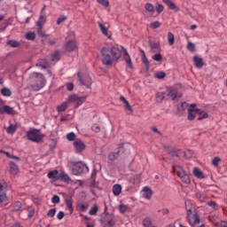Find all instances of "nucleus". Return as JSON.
<instances>
[{"instance_id": "nucleus-1", "label": "nucleus", "mask_w": 227, "mask_h": 227, "mask_svg": "<svg viewBox=\"0 0 227 227\" xmlns=\"http://www.w3.org/2000/svg\"><path fill=\"white\" fill-rule=\"evenodd\" d=\"M121 58V51L118 47L105 46L101 49V61L106 67H111L113 61H118Z\"/></svg>"}, {"instance_id": "nucleus-2", "label": "nucleus", "mask_w": 227, "mask_h": 227, "mask_svg": "<svg viewBox=\"0 0 227 227\" xmlns=\"http://www.w3.org/2000/svg\"><path fill=\"white\" fill-rule=\"evenodd\" d=\"M28 88L34 90V91H40L45 87V78L41 73H32L27 80Z\"/></svg>"}, {"instance_id": "nucleus-3", "label": "nucleus", "mask_w": 227, "mask_h": 227, "mask_svg": "<svg viewBox=\"0 0 227 227\" xmlns=\"http://www.w3.org/2000/svg\"><path fill=\"white\" fill-rule=\"evenodd\" d=\"M27 139L32 143H43V135L36 129H30L27 131Z\"/></svg>"}, {"instance_id": "nucleus-4", "label": "nucleus", "mask_w": 227, "mask_h": 227, "mask_svg": "<svg viewBox=\"0 0 227 227\" xmlns=\"http://www.w3.org/2000/svg\"><path fill=\"white\" fill-rule=\"evenodd\" d=\"M173 173H176L177 176L180 178L184 184H191V177L187 173H185V170L182 168V166L178 165H173L172 166Z\"/></svg>"}, {"instance_id": "nucleus-5", "label": "nucleus", "mask_w": 227, "mask_h": 227, "mask_svg": "<svg viewBox=\"0 0 227 227\" xmlns=\"http://www.w3.org/2000/svg\"><path fill=\"white\" fill-rule=\"evenodd\" d=\"M84 171L90 173V168L82 161H79L73 166V175L79 176L82 175V173H84Z\"/></svg>"}, {"instance_id": "nucleus-6", "label": "nucleus", "mask_w": 227, "mask_h": 227, "mask_svg": "<svg viewBox=\"0 0 227 227\" xmlns=\"http://www.w3.org/2000/svg\"><path fill=\"white\" fill-rule=\"evenodd\" d=\"M186 217L189 224L192 227L196 226V224H200V221H201L197 211H192V213L188 214Z\"/></svg>"}, {"instance_id": "nucleus-7", "label": "nucleus", "mask_w": 227, "mask_h": 227, "mask_svg": "<svg viewBox=\"0 0 227 227\" xmlns=\"http://www.w3.org/2000/svg\"><path fill=\"white\" fill-rule=\"evenodd\" d=\"M186 217L189 224L192 227L196 226V224H200V221H201L197 211H192V213L188 214Z\"/></svg>"}, {"instance_id": "nucleus-8", "label": "nucleus", "mask_w": 227, "mask_h": 227, "mask_svg": "<svg viewBox=\"0 0 227 227\" xmlns=\"http://www.w3.org/2000/svg\"><path fill=\"white\" fill-rule=\"evenodd\" d=\"M73 146L74 148L75 153H82L84 150L86 149V144H84L83 141H82L80 138H76L73 142Z\"/></svg>"}, {"instance_id": "nucleus-9", "label": "nucleus", "mask_w": 227, "mask_h": 227, "mask_svg": "<svg viewBox=\"0 0 227 227\" xmlns=\"http://www.w3.org/2000/svg\"><path fill=\"white\" fill-rule=\"evenodd\" d=\"M11 114L12 116H14L15 110L13 107H11L10 106H4V102L0 99V114Z\"/></svg>"}, {"instance_id": "nucleus-10", "label": "nucleus", "mask_w": 227, "mask_h": 227, "mask_svg": "<svg viewBox=\"0 0 227 227\" xmlns=\"http://www.w3.org/2000/svg\"><path fill=\"white\" fill-rule=\"evenodd\" d=\"M199 109L196 108V104L190 105V107L188 108V120L190 121H192L194 118H196V114H198Z\"/></svg>"}, {"instance_id": "nucleus-11", "label": "nucleus", "mask_w": 227, "mask_h": 227, "mask_svg": "<svg viewBox=\"0 0 227 227\" xmlns=\"http://www.w3.org/2000/svg\"><path fill=\"white\" fill-rule=\"evenodd\" d=\"M168 96L171 98L172 100H176V98H180L182 97L181 94H178V90L176 87H172L168 90Z\"/></svg>"}, {"instance_id": "nucleus-12", "label": "nucleus", "mask_w": 227, "mask_h": 227, "mask_svg": "<svg viewBox=\"0 0 227 227\" xmlns=\"http://www.w3.org/2000/svg\"><path fill=\"white\" fill-rule=\"evenodd\" d=\"M80 84L86 86V88H91V77L85 75L82 78H79Z\"/></svg>"}, {"instance_id": "nucleus-13", "label": "nucleus", "mask_w": 227, "mask_h": 227, "mask_svg": "<svg viewBox=\"0 0 227 227\" xmlns=\"http://www.w3.org/2000/svg\"><path fill=\"white\" fill-rule=\"evenodd\" d=\"M142 192H143V197L145 199V200H152V196L153 194V192H152V189H150L149 187L147 186H145L143 189H142Z\"/></svg>"}, {"instance_id": "nucleus-14", "label": "nucleus", "mask_w": 227, "mask_h": 227, "mask_svg": "<svg viewBox=\"0 0 227 227\" xmlns=\"http://www.w3.org/2000/svg\"><path fill=\"white\" fill-rule=\"evenodd\" d=\"M9 169H10L11 175H13L14 176L15 175H19V166H17L15 162L13 161L9 162Z\"/></svg>"}, {"instance_id": "nucleus-15", "label": "nucleus", "mask_w": 227, "mask_h": 227, "mask_svg": "<svg viewBox=\"0 0 227 227\" xmlns=\"http://www.w3.org/2000/svg\"><path fill=\"white\" fill-rule=\"evenodd\" d=\"M123 59L127 63V66L129 68H134V65L132 64V59H130V55H129V51L127 50H124V55H123Z\"/></svg>"}, {"instance_id": "nucleus-16", "label": "nucleus", "mask_w": 227, "mask_h": 227, "mask_svg": "<svg viewBox=\"0 0 227 227\" xmlns=\"http://www.w3.org/2000/svg\"><path fill=\"white\" fill-rule=\"evenodd\" d=\"M7 134H15L17 132V123L9 121V126L5 128Z\"/></svg>"}, {"instance_id": "nucleus-17", "label": "nucleus", "mask_w": 227, "mask_h": 227, "mask_svg": "<svg viewBox=\"0 0 227 227\" xmlns=\"http://www.w3.org/2000/svg\"><path fill=\"white\" fill-rule=\"evenodd\" d=\"M192 174L195 178H199V180H203V178H205V175L198 167L193 168Z\"/></svg>"}, {"instance_id": "nucleus-18", "label": "nucleus", "mask_w": 227, "mask_h": 227, "mask_svg": "<svg viewBox=\"0 0 227 227\" xmlns=\"http://www.w3.org/2000/svg\"><path fill=\"white\" fill-rule=\"evenodd\" d=\"M77 49V43L75 41H69L66 44V51L68 52H72V51H75Z\"/></svg>"}, {"instance_id": "nucleus-19", "label": "nucleus", "mask_w": 227, "mask_h": 227, "mask_svg": "<svg viewBox=\"0 0 227 227\" xmlns=\"http://www.w3.org/2000/svg\"><path fill=\"white\" fill-rule=\"evenodd\" d=\"M184 205L187 215L196 212V209L194 208V206H192V202L191 200H185Z\"/></svg>"}, {"instance_id": "nucleus-20", "label": "nucleus", "mask_w": 227, "mask_h": 227, "mask_svg": "<svg viewBox=\"0 0 227 227\" xmlns=\"http://www.w3.org/2000/svg\"><path fill=\"white\" fill-rule=\"evenodd\" d=\"M47 176H48V178L57 182V180H59V172L58 170L50 171L47 174Z\"/></svg>"}, {"instance_id": "nucleus-21", "label": "nucleus", "mask_w": 227, "mask_h": 227, "mask_svg": "<svg viewBox=\"0 0 227 227\" xmlns=\"http://www.w3.org/2000/svg\"><path fill=\"white\" fill-rule=\"evenodd\" d=\"M195 198L200 201V203H203L205 201H207V194L203 192H197L195 193Z\"/></svg>"}, {"instance_id": "nucleus-22", "label": "nucleus", "mask_w": 227, "mask_h": 227, "mask_svg": "<svg viewBox=\"0 0 227 227\" xmlns=\"http://www.w3.org/2000/svg\"><path fill=\"white\" fill-rule=\"evenodd\" d=\"M120 101L123 102L124 104V108L126 109V111H129V113H132V106H130V103H129V101L125 98V97L121 96L120 97Z\"/></svg>"}, {"instance_id": "nucleus-23", "label": "nucleus", "mask_w": 227, "mask_h": 227, "mask_svg": "<svg viewBox=\"0 0 227 227\" xmlns=\"http://www.w3.org/2000/svg\"><path fill=\"white\" fill-rule=\"evenodd\" d=\"M197 114H198V121H201V120H205L208 118V113L205 112L204 110L199 109L197 110Z\"/></svg>"}, {"instance_id": "nucleus-24", "label": "nucleus", "mask_w": 227, "mask_h": 227, "mask_svg": "<svg viewBox=\"0 0 227 227\" xmlns=\"http://www.w3.org/2000/svg\"><path fill=\"white\" fill-rule=\"evenodd\" d=\"M162 1L165 4H167V6H168L170 10H174V12H178V7L171 0H162Z\"/></svg>"}, {"instance_id": "nucleus-25", "label": "nucleus", "mask_w": 227, "mask_h": 227, "mask_svg": "<svg viewBox=\"0 0 227 227\" xmlns=\"http://www.w3.org/2000/svg\"><path fill=\"white\" fill-rule=\"evenodd\" d=\"M194 65L197 68H201L203 67V59L194 56L193 57Z\"/></svg>"}, {"instance_id": "nucleus-26", "label": "nucleus", "mask_w": 227, "mask_h": 227, "mask_svg": "<svg viewBox=\"0 0 227 227\" xmlns=\"http://www.w3.org/2000/svg\"><path fill=\"white\" fill-rule=\"evenodd\" d=\"M59 180H61L62 182H65L66 184H69L71 179L70 176H68L67 174L65 172H61L59 176Z\"/></svg>"}, {"instance_id": "nucleus-27", "label": "nucleus", "mask_w": 227, "mask_h": 227, "mask_svg": "<svg viewBox=\"0 0 227 227\" xmlns=\"http://www.w3.org/2000/svg\"><path fill=\"white\" fill-rule=\"evenodd\" d=\"M68 106H70V104L68 103V101L60 104V105L57 107L58 113H63V112L67 111V109H68Z\"/></svg>"}, {"instance_id": "nucleus-28", "label": "nucleus", "mask_w": 227, "mask_h": 227, "mask_svg": "<svg viewBox=\"0 0 227 227\" xmlns=\"http://www.w3.org/2000/svg\"><path fill=\"white\" fill-rule=\"evenodd\" d=\"M113 193L114 196H120L121 194V186L120 184H114L113 186Z\"/></svg>"}, {"instance_id": "nucleus-29", "label": "nucleus", "mask_w": 227, "mask_h": 227, "mask_svg": "<svg viewBox=\"0 0 227 227\" xmlns=\"http://www.w3.org/2000/svg\"><path fill=\"white\" fill-rule=\"evenodd\" d=\"M0 203H4V205L8 204V197L6 196V192H0Z\"/></svg>"}, {"instance_id": "nucleus-30", "label": "nucleus", "mask_w": 227, "mask_h": 227, "mask_svg": "<svg viewBox=\"0 0 227 227\" xmlns=\"http://www.w3.org/2000/svg\"><path fill=\"white\" fill-rule=\"evenodd\" d=\"M208 221L214 224V226L217 227V224H221V222L217 221V216L211 215L208 216Z\"/></svg>"}, {"instance_id": "nucleus-31", "label": "nucleus", "mask_w": 227, "mask_h": 227, "mask_svg": "<svg viewBox=\"0 0 227 227\" xmlns=\"http://www.w3.org/2000/svg\"><path fill=\"white\" fill-rule=\"evenodd\" d=\"M8 189V184H6V181L4 179H0V192H6Z\"/></svg>"}, {"instance_id": "nucleus-32", "label": "nucleus", "mask_w": 227, "mask_h": 227, "mask_svg": "<svg viewBox=\"0 0 227 227\" xmlns=\"http://www.w3.org/2000/svg\"><path fill=\"white\" fill-rule=\"evenodd\" d=\"M7 45H9V47H12V49H17V47L20 45V42L15 40H9L7 42Z\"/></svg>"}, {"instance_id": "nucleus-33", "label": "nucleus", "mask_w": 227, "mask_h": 227, "mask_svg": "<svg viewBox=\"0 0 227 227\" xmlns=\"http://www.w3.org/2000/svg\"><path fill=\"white\" fill-rule=\"evenodd\" d=\"M22 208V202L20 201H16L12 204V210L13 212H19Z\"/></svg>"}, {"instance_id": "nucleus-34", "label": "nucleus", "mask_w": 227, "mask_h": 227, "mask_svg": "<svg viewBox=\"0 0 227 227\" xmlns=\"http://www.w3.org/2000/svg\"><path fill=\"white\" fill-rule=\"evenodd\" d=\"M66 207L69 210V214H74V206L72 204V200H66Z\"/></svg>"}, {"instance_id": "nucleus-35", "label": "nucleus", "mask_w": 227, "mask_h": 227, "mask_svg": "<svg viewBox=\"0 0 227 227\" xmlns=\"http://www.w3.org/2000/svg\"><path fill=\"white\" fill-rule=\"evenodd\" d=\"M98 25L99 26L101 33H103L105 36H109V34L107 33V27H106V26H104V24H102L100 21L98 22Z\"/></svg>"}, {"instance_id": "nucleus-36", "label": "nucleus", "mask_w": 227, "mask_h": 227, "mask_svg": "<svg viewBox=\"0 0 227 227\" xmlns=\"http://www.w3.org/2000/svg\"><path fill=\"white\" fill-rule=\"evenodd\" d=\"M185 109H187V110L189 109V104H187V102H183L181 104V106L177 107V111L179 113H184V111H185Z\"/></svg>"}, {"instance_id": "nucleus-37", "label": "nucleus", "mask_w": 227, "mask_h": 227, "mask_svg": "<svg viewBox=\"0 0 227 227\" xmlns=\"http://www.w3.org/2000/svg\"><path fill=\"white\" fill-rule=\"evenodd\" d=\"M79 98L78 96L76 95H71L69 96L68 99H67V104H76L77 103V99Z\"/></svg>"}, {"instance_id": "nucleus-38", "label": "nucleus", "mask_w": 227, "mask_h": 227, "mask_svg": "<svg viewBox=\"0 0 227 227\" xmlns=\"http://www.w3.org/2000/svg\"><path fill=\"white\" fill-rule=\"evenodd\" d=\"M168 43L170 45H173L175 43V35H173V33L171 32L168 33Z\"/></svg>"}, {"instance_id": "nucleus-39", "label": "nucleus", "mask_w": 227, "mask_h": 227, "mask_svg": "<svg viewBox=\"0 0 227 227\" xmlns=\"http://www.w3.org/2000/svg\"><path fill=\"white\" fill-rule=\"evenodd\" d=\"M1 93L4 97H12V90L8 88H3Z\"/></svg>"}, {"instance_id": "nucleus-40", "label": "nucleus", "mask_w": 227, "mask_h": 227, "mask_svg": "<svg viewBox=\"0 0 227 227\" xmlns=\"http://www.w3.org/2000/svg\"><path fill=\"white\" fill-rule=\"evenodd\" d=\"M143 226L144 227H155V225H153L152 223V220H150V218H145L143 221Z\"/></svg>"}, {"instance_id": "nucleus-41", "label": "nucleus", "mask_w": 227, "mask_h": 227, "mask_svg": "<svg viewBox=\"0 0 227 227\" xmlns=\"http://www.w3.org/2000/svg\"><path fill=\"white\" fill-rule=\"evenodd\" d=\"M51 61H59V51H55L51 53Z\"/></svg>"}, {"instance_id": "nucleus-42", "label": "nucleus", "mask_w": 227, "mask_h": 227, "mask_svg": "<svg viewBox=\"0 0 227 227\" xmlns=\"http://www.w3.org/2000/svg\"><path fill=\"white\" fill-rule=\"evenodd\" d=\"M25 38L27 40H35V38H36V35L35 32H28L26 34Z\"/></svg>"}, {"instance_id": "nucleus-43", "label": "nucleus", "mask_w": 227, "mask_h": 227, "mask_svg": "<svg viewBox=\"0 0 227 227\" xmlns=\"http://www.w3.org/2000/svg\"><path fill=\"white\" fill-rule=\"evenodd\" d=\"M129 210V206L121 204L119 205V211L121 214H125Z\"/></svg>"}, {"instance_id": "nucleus-44", "label": "nucleus", "mask_w": 227, "mask_h": 227, "mask_svg": "<svg viewBox=\"0 0 227 227\" xmlns=\"http://www.w3.org/2000/svg\"><path fill=\"white\" fill-rule=\"evenodd\" d=\"M143 56H142V61L144 63V65H145L146 67H148L150 65V62L148 61V59L146 58V53H145V51H141Z\"/></svg>"}, {"instance_id": "nucleus-45", "label": "nucleus", "mask_w": 227, "mask_h": 227, "mask_svg": "<svg viewBox=\"0 0 227 227\" xmlns=\"http://www.w3.org/2000/svg\"><path fill=\"white\" fill-rule=\"evenodd\" d=\"M118 153H120V151L117 153H110L108 155L109 160H116V159H118Z\"/></svg>"}, {"instance_id": "nucleus-46", "label": "nucleus", "mask_w": 227, "mask_h": 227, "mask_svg": "<svg viewBox=\"0 0 227 227\" xmlns=\"http://www.w3.org/2000/svg\"><path fill=\"white\" fill-rule=\"evenodd\" d=\"M98 212V206L95 204L90 210L89 214L90 215H95Z\"/></svg>"}, {"instance_id": "nucleus-47", "label": "nucleus", "mask_w": 227, "mask_h": 227, "mask_svg": "<svg viewBox=\"0 0 227 227\" xmlns=\"http://www.w3.org/2000/svg\"><path fill=\"white\" fill-rule=\"evenodd\" d=\"M145 9L146 12H149V13H152V12H153L154 10V7H153V4L147 3L145 4Z\"/></svg>"}, {"instance_id": "nucleus-48", "label": "nucleus", "mask_w": 227, "mask_h": 227, "mask_svg": "<svg viewBox=\"0 0 227 227\" xmlns=\"http://www.w3.org/2000/svg\"><path fill=\"white\" fill-rule=\"evenodd\" d=\"M27 215L29 218H31L35 215V208L33 207H27Z\"/></svg>"}, {"instance_id": "nucleus-49", "label": "nucleus", "mask_w": 227, "mask_h": 227, "mask_svg": "<svg viewBox=\"0 0 227 227\" xmlns=\"http://www.w3.org/2000/svg\"><path fill=\"white\" fill-rule=\"evenodd\" d=\"M186 49L190 51V52H194V51H196V46L194 45V43L189 42L186 45Z\"/></svg>"}, {"instance_id": "nucleus-50", "label": "nucleus", "mask_w": 227, "mask_h": 227, "mask_svg": "<svg viewBox=\"0 0 227 227\" xmlns=\"http://www.w3.org/2000/svg\"><path fill=\"white\" fill-rule=\"evenodd\" d=\"M75 137H76V136H75V133H74V132H70L67 135V141H73L74 142V141H75V139H77Z\"/></svg>"}, {"instance_id": "nucleus-51", "label": "nucleus", "mask_w": 227, "mask_h": 227, "mask_svg": "<svg viewBox=\"0 0 227 227\" xmlns=\"http://www.w3.org/2000/svg\"><path fill=\"white\" fill-rule=\"evenodd\" d=\"M45 24V17L40 16L39 20L37 21L38 27H42Z\"/></svg>"}, {"instance_id": "nucleus-52", "label": "nucleus", "mask_w": 227, "mask_h": 227, "mask_svg": "<svg viewBox=\"0 0 227 227\" xmlns=\"http://www.w3.org/2000/svg\"><path fill=\"white\" fill-rule=\"evenodd\" d=\"M164 97H165L164 92H158L156 94V98H157L158 102H162V100H164Z\"/></svg>"}, {"instance_id": "nucleus-53", "label": "nucleus", "mask_w": 227, "mask_h": 227, "mask_svg": "<svg viewBox=\"0 0 227 227\" xmlns=\"http://www.w3.org/2000/svg\"><path fill=\"white\" fill-rule=\"evenodd\" d=\"M219 162H221V158L215 157L212 160V165L215 166V168H217V166H219Z\"/></svg>"}, {"instance_id": "nucleus-54", "label": "nucleus", "mask_w": 227, "mask_h": 227, "mask_svg": "<svg viewBox=\"0 0 227 227\" xmlns=\"http://www.w3.org/2000/svg\"><path fill=\"white\" fill-rule=\"evenodd\" d=\"M86 98H81V97H78V99H76V106L77 107H79V106H82V104H84Z\"/></svg>"}, {"instance_id": "nucleus-55", "label": "nucleus", "mask_w": 227, "mask_h": 227, "mask_svg": "<svg viewBox=\"0 0 227 227\" xmlns=\"http://www.w3.org/2000/svg\"><path fill=\"white\" fill-rule=\"evenodd\" d=\"M97 1L101 4V6H105V8H108L109 0H97Z\"/></svg>"}, {"instance_id": "nucleus-56", "label": "nucleus", "mask_w": 227, "mask_h": 227, "mask_svg": "<svg viewBox=\"0 0 227 227\" xmlns=\"http://www.w3.org/2000/svg\"><path fill=\"white\" fill-rule=\"evenodd\" d=\"M152 29H157V27H160V22L159 21H153L151 22Z\"/></svg>"}, {"instance_id": "nucleus-57", "label": "nucleus", "mask_w": 227, "mask_h": 227, "mask_svg": "<svg viewBox=\"0 0 227 227\" xmlns=\"http://www.w3.org/2000/svg\"><path fill=\"white\" fill-rule=\"evenodd\" d=\"M154 76L156 77V79H164V77H166V73L158 72V73L155 74Z\"/></svg>"}, {"instance_id": "nucleus-58", "label": "nucleus", "mask_w": 227, "mask_h": 227, "mask_svg": "<svg viewBox=\"0 0 227 227\" xmlns=\"http://www.w3.org/2000/svg\"><path fill=\"white\" fill-rule=\"evenodd\" d=\"M91 130H93V132L98 133V132H100V126H98V124L95 123L91 126Z\"/></svg>"}, {"instance_id": "nucleus-59", "label": "nucleus", "mask_w": 227, "mask_h": 227, "mask_svg": "<svg viewBox=\"0 0 227 227\" xmlns=\"http://www.w3.org/2000/svg\"><path fill=\"white\" fill-rule=\"evenodd\" d=\"M56 215V208H51L48 211L47 216L48 217H54Z\"/></svg>"}, {"instance_id": "nucleus-60", "label": "nucleus", "mask_w": 227, "mask_h": 227, "mask_svg": "<svg viewBox=\"0 0 227 227\" xmlns=\"http://www.w3.org/2000/svg\"><path fill=\"white\" fill-rule=\"evenodd\" d=\"M153 59H154V61H162V55H160V53H157L153 56Z\"/></svg>"}, {"instance_id": "nucleus-61", "label": "nucleus", "mask_w": 227, "mask_h": 227, "mask_svg": "<svg viewBox=\"0 0 227 227\" xmlns=\"http://www.w3.org/2000/svg\"><path fill=\"white\" fill-rule=\"evenodd\" d=\"M157 13H162L164 12V5L158 4L156 7Z\"/></svg>"}, {"instance_id": "nucleus-62", "label": "nucleus", "mask_w": 227, "mask_h": 227, "mask_svg": "<svg viewBox=\"0 0 227 227\" xmlns=\"http://www.w3.org/2000/svg\"><path fill=\"white\" fill-rule=\"evenodd\" d=\"M60 200H59V196L58 195H54L52 198H51V203H54L55 205L59 203Z\"/></svg>"}, {"instance_id": "nucleus-63", "label": "nucleus", "mask_w": 227, "mask_h": 227, "mask_svg": "<svg viewBox=\"0 0 227 227\" xmlns=\"http://www.w3.org/2000/svg\"><path fill=\"white\" fill-rule=\"evenodd\" d=\"M65 20H67V18L65 16H60L58 20H57V25L59 26V24L65 22Z\"/></svg>"}, {"instance_id": "nucleus-64", "label": "nucleus", "mask_w": 227, "mask_h": 227, "mask_svg": "<svg viewBox=\"0 0 227 227\" xmlns=\"http://www.w3.org/2000/svg\"><path fill=\"white\" fill-rule=\"evenodd\" d=\"M216 227H227V221H220Z\"/></svg>"}]
</instances>
